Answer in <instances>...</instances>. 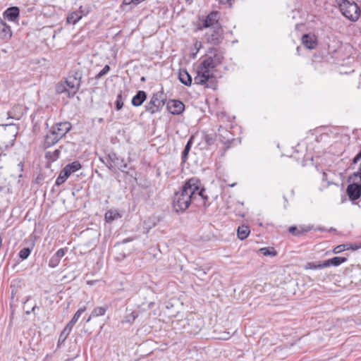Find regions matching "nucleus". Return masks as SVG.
<instances>
[{
    "mask_svg": "<svg viewBox=\"0 0 361 361\" xmlns=\"http://www.w3.org/2000/svg\"><path fill=\"white\" fill-rule=\"evenodd\" d=\"M200 185L198 178H191L174 194L172 205L176 212H184L197 200L202 202V205L205 209L209 207L210 203L208 197L204 195L205 189L200 188Z\"/></svg>",
    "mask_w": 361,
    "mask_h": 361,
    "instance_id": "obj_1",
    "label": "nucleus"
},
{
    "mask_svg": "<svg viewBox=\"0 0 361 361\" xmlns=\"http://www.w3.org/2000/svg\"><path fill=\"white\" fill-rule=\"evenodd\" d=\"M72 125L68 121L59 122L51 128L44 139V147H50L62 137H63L71 130Z\"/></svg>",
    "mask_w": 361,
    "mask_h": 361,
    "instance_id": "obj_2",
    "label": "nucleus"
},
{
    "mask_svg": "<svg viewBox=\"0 0 361 361\" xmlns=\"http://www.w3.org/2000/svg\"><path fill=\"white\" fill-rule=\"evenodd\" d=\"M339 8L342 14L353 22L357 21L361 15V8L354 1L341 0Z\"/></svg>",
    "mask_w": 361,
    "mask_h": 361,
    "instance_id": "obj_3",
    "label": "nucleus"
},
{
    "mask_svg": "<svg viewBox=\"0 0 361 361\" xmlns=\"http://www.w3.org/2000/svg\"><path fill=\"white\" fill-rule=\"evenodd\" d=\"M196 85H206L207 87L215 89L216 78L214 73L207 68L202 67L200 63L197 67V75L194 78Z\"/></svg>",
    "mask_w": 361,
    "mask_h": 361,
    "instance_id": "obj_4",
    "label": "nucleus"
},
{
    "mask_svg": "<svg viewBox=\"0 0 361 361\" xmlns=\"http://www.w3.org/2000/svg\"><path fill=\"white\" fill-rule=\"evenodd\" d=\"M166 100V95L161 88V90L153 94L150 101L145 106L146 111L151 114L159 112L164 106Z\"/></svg>",
    "mask_w": 361,
    "mask_h": 361,
    "instance_id": "obj_5",
    "label": "nucleus"
},
{
    "mask_svg": "<svg viewBox=\"0 0 361 361\" xmlns=\"http://www.w3.org/2000/svg\"><path fill=\"white\" fill-rule=\"evenodd\" d=\"M82 71L80 70L73 71L64 81L68 88V97L71 98L78 92L81 84Z\"/></svg>",
    "mask_w": 361,
    "mask_h": 361,
    "instance_id": "obj_6",
    "label": "nucleus"
},
{
    "mask_svg": "<svg viewBox=\"0 0 361 361\" xmlns=\"http://www.w3.org/2000/svg\"><path fill=\"white\" fill-rule=\"evenodd\" d=\"M106 166L111 171H115L116 168H117L123 173L133 176L132 174H130L129 171H126V169L128 168V164L125 162L124 158L118 157L115 152H111L108 154Z\"/></svg>",
    "mask_w": 361,
    "mask_h": 361,
    "instance_id": "obj_7",
    "label": "nucleus"
},
{
    "mask_svg": "<svg viewBox=\"0 0 361 361\" xmlns=\"http://www.w3.org/2000/svg\"><path fill=\"white\" fill-rule=\"evenodd\" d=\"M209 53H213V56L207 57L204 61H202L201 64L202 67L207 68L211 71L222 63L224 56L223 54L219 52L215 48L210 49Z\"/></svg>",
    "mask_w": 361,
    "mask_h": 361,
    "instance_id": "obj_8",
    "label": "nucleus"
},
{
    "mask_svg": "<svg viewBox=\"0 0 361 361\" xmlns=\"http://www.w3.org/2000/svg\"><path fill=\"white\" fill-rule=\"evenodd\" d=\"M207 41L213 45H218L224 39V30L221 25L210 28L209 32L206 33Z\"/></svg>",
    "mask_w": 361,
    "mask_h": 361,
    "instance_id": "obj_9",
    "label": "nucleus"
},
{
    "mask_svg": "<svg viewBox=\"0 0 361 361\" xmlns=\"http://www.w3.org/2000/svg\"><path fill=\"white\" fill-rule=\"evenodd\" d=\"M357 179L351 180L346 188V194L350 201L354 202L361 197V182Z\"/></svg>",
    "mask_w": 361,
    "mask_h": 361,
    "instance_id": "obj_10",
    "label": "nucleus"
},
{
    "mask_svg": "<svg viewBox=\"0 0 361 361\" xmlns=\"http://www.w3.org/2000/svg\"><path fill=\"white\" fill-rule=\"evenodd\" d=\"M219 12L212 11L202 21V27L204 28H213L216 25H221L219 22Z\"/></svg>",
    "mask_w": 361,
    "mask_h": 361,
    "instance_id": "obj_11",
    "label": "nucleus"
},
{
    "mask_svg": "<svg viewBox=\"0 0 361 361\" xmlns=\"http://www.w3.org/2000/svg\"><path fill=\"white\" fill-rule=\"evenodd\" d=\"M167 109L171 114L179 115L184 111L185 105L180 100H170L167 103Z\"/></svg>",
    "mask_w": 361,
    "mask_h": 361,
    "instance_id": "obj_12",
    "label": "nucleus"
},
{
    "mask_svg": "<svg viewBox=\"0 0 361 361\" xmlns=\"http://www.w3.org/2000/svg\"><path fill=\"white\" fill-rule=\"evenodd\" d=\"M3 16L8 21L16 23L19 19L20 8L18 6H11L5 10Z\"/></svg>",
    "mask_w": 361,
    "mask_h": 361,
    "instance_id": "obj_13",
    "label": "nucleus"
},
{
    "mask_svg": "<svg viewBox=\"0 0 361 361\" xmlns=\"http://www.w3.org/2000/svg\"><path fill=\"white\" fill-rule=\"evenodd\" d=\"M218 135L220 142L224 144L230 143L233 140L232 133L222 126H220L218 129Z\"/></svg>",
    "mask_w": 361,
    "mask_h": 361,
    "instance_id": "obj_14",
    "label": "nucleus"
},
{
    "mask_svg": "<svg viewBox=\"0 0 361 361\" xmlns=\"http://www.w3.org/2000/svg\"><path fill=\"white\" fill-rule=\"evenodd\" d=\"M302 42L304 46L309 49H313L317 47V40L314 35H311L310 34H305L302 37Z\"/></svg>",
    "mask_w": 361,
    "mask_h": 361,
    "instance_id": "obj_15",
    "label": "nucleus"
},
{
    "mask_svg": "<svg viewBox=\"0 0 361 361\" xmlns=\"http://www.w3.org/2000/svg\"><path fill=\"white\" fill-rule=\"evenodd\" d=\"M147 93L143 90H138L136 94L133 97L131 103L133 106H140L147 99Z\"/></svg>",
    "mask_w": 361,
    "mask_h": 361,
    "instance_id": "obj_16",
    "label": "nucleus"
},
{
    "mask_svg": "<svg viewBox=\"0 0 361 361\" xmlns=\"http://www.w3.org/2000/svg\"><path fill=\"white\" fill-rule=\"evenodd\" d=\"M312 228V226H300V228H298L295 226H292L289 227L288 231L295 236H301L305 234H306L307 232L311 231Z\"/></svg>",
    "mask_w": 361,
    "mask_h": 361,
    "instance_id": "obj_17",
    "label": "nucleus"
},
{
    "mask_svg": "<svg viewBox=\"0 0 361 361\" xmlns=\"http://www.w3.org/2000/svg\"><path fill=\"white\" fill-rule=\"evenodd\" d=\"M7 127H8V129H6L4 133L2 134V137H6L10 133L11 135V140L8 144H6V147H8L9 145H13L14 140H16V136L17 134L16 128L13 125H7Z\"/></svg>",
    "mask_w": 361,
    "mask_h": 361,
    "instance_id": "obj_18",
    "label": "nucleus"
},
{
    "mask_svg": "<svg viewBox=\"0 0 361 361\" xmlns=\"http://www.w3.org/2000/svg\"><path fill=\"white\" fill-rule=\"evenodd\" d=\"M180 81L186 86H190L192 84V76L186 70L180 69L178 74Z\"/></svg>",
    "mask_w": 361,
    "mask_h": 361,
    "instance_id": "obj_19",
    "label": "nucleus"
},
{
    "mask_svg": "<svg viewBox=\"0 0 361 361\" xmlns=\"http://www.w3.org/2000/svg\"><path fill=\"white\" fill-rule=\"evenodd\" d=\"M347 261V258L345 257H334L331 259H329L324 261V265L326 267L334 266L338 267L343 262Z\"/></svg>",
    "mask_w": 361,
    "mask_h": 361,
    "instance_id": "obj_20",
    "label": "nucleus"
},
{
    "mask_svg": "<svg viewBox=\"0 0 361 361\" xmlns=\"http://www.w3.org/2000/svg\"><path fill=\"white\" fill-rule=\"evenodd\" d=\"M12 37V32L9 25L4 21L0 23V37L10 39Z\"/></svg>",
    "mask_w": 361,
    "mask_h": 361,
    "instance_id": "obj_21",
    "label": "nucleus"
},
{
    "mask_svg": "<svg viewBox=\"0 0 361 361\" xmlns=\"http://www.w3.org/2000/svg\"><path fill=\"white\" fill-rule=\"evenodd\" d=\"M192 143H193V136H191L189 138V140H188V142L182 152V154H181L182 162L185 163L187 161V159L188 158L189 152H190L192 145Z\"/></svg>",
    "mask_w": 361,
    "mask_h": 361,
    "instance_id": "obj_22",
    "label": "nucleus"
},
{
    "mask_svg": "<svg viewBox=\"0 0 361 361\" xmlns=\"http://www.w3.org/2000/svg\"><path fill=\"white\" fill-rule=\"evenodd\" d=\"M121 217V216L120 213L116 209H110L107 211L104 215V219L108 223H111L113 221L118 219V218Z\"/></svg>",
    "mask_w": 361,
    "mask_h": 361,
    "instance_id": "obj_23",
    "label": "nucleus"
},
{
    "mask_svg": "<svg viewBox=\"0 0 361 361\" xmlns=\"http://www.w3.org/2000/svg\"><path fill=\"white\" fill-rule=\"evenodd\" d=\"M64 148L63 145L60 146L59 149H55L54 152H47L45 158L50 161H55L59 158L61 150Z\"/></svg>",
    "mask_w": 361,
    "mask_h": 361,
    "instance_id": "obj_24",
    "label": "nucleus"
},
{
    "mask_svg": "<svg viewBox=\"0 0 361 361\" xmlns=\"http://www.w3.org/2000/svg\"><path fill=\"white\" fill-rule=\"evenodd\" d=\"M82 17V15L79 11H73L70 13L66 18V22L68 24H76Z\"/></svg>",
    "mask_w": 361,
    "mask_h": 361,
    "instance_id": "obj_25",
    "label": "nucleus"
},
{
    "mask_svg": "<svg viewBox=\"0 0 361 361\" xmlns=\"http://www.w3.org/2000/svg\"><path fill=\"white\" fill-rule=\"evenodd\" d=\"M250 233V230L248 226L242 225L238 228L237 235L240 240H245Z\"/></svg>",
    "mask_w": 361,
    "mask_h": 361,
    "instance_id": "obj_26",
    "label": "nucleus"
},
{
    "mask_svg": "<svg viewBox=\"0 0 361 361\" xmlns=\"http://www.w3.org/2000/svg\"><path fill=\"white\" fill-rule=\"evenodd\" d=\"M71 176V174L68 172V171H66V169H63L59 176L57 177L56 180V182H55V185H61V184H63L66 180L67 178Z\"/></svg>",
    "mask_w": 361,
    "mask_h": 361,
    "instance_id": "obj_27",
    "label": "nucleus"
},
{
    "mask_svg": "<svg viewBox=\"0 0 361 361\" xmlns=\"http://www.w3.org/2000/svg\"><path fill=\"white\" fill-rule=\"evenodd\" d=\"M35 243H32L30 247H24L18 252V257L22 259L25 260L28 258L33 250Z\"/></svg>",
    "mask_w": 361,
    "mask_h": 361,
    "instance_id": "obj_28",
    "label": "nucleus"
},
{
    "mask_svg": "<svg viewBox=\"0 0 361 361\" xmlns=\"http://www.w3.org/2000/svg\"><path fill=\"white\" fill-rule=\"evenodd\" d=\"M82 167L80 163L78 161H75L72 163H70L67 164L63 169L68 171V172L71 174L79 169H80Z\"/></svg>",
    "mask_w": 361,
    "mask_h": 361,
    "instance_id": "obj_29",
    "label": "nucleus"
},
{
    "mask_svg": "<svg viewBox=\"0 0 361 361\" xmlns=\"http://www.w3.org/2000/svg\"><path fill=\"white\" fill-rule=\"evenodd\" d=\"M304 267L305 269H321L326 267L324 261L323 262H307Z\"/></svg>",
    "mask_w": 361,
    "mask_h": 361,
    "instance_id": "obj_30",
    "label": "nucleus"
},
{
    "mask_svg": "<svg viewBox=\"0 0 361 361\" xmlns=\"http://www.w3.org/2000/svg\"><path fill=\"white\" fill-rule=\"evenodd\" d=\"M73 327L70 326L69 324H67V325L65 326L62 332L61 333L59 338V343H63L66 339L67 338L68 336L70 334Z\"/></svg>",
    "mask_w": 361,
    "mask_h": 361,
    "instance_id": "obj_31",
    "label": "nucleus"
},
{
    "mask_svg": "<svg viewBox=\"0 0 361 361\" xmlns=\"http://www.w3.org/2000/svg\"><path fill=\"white\" fill-rule=\"evenodd\" d=\"M86 310V307H80L75 313V314L73 315V318L71 319V320L68 323V324H69L70 326H72L73 327V326L75 325V324L77 322V321L78 320V319L80 318V317L81 316V314Z\"/></svg>",
    "mask_w": 361,
    "mask_h": 361,
    "instance_id": "obj_32",
    "label": "nucleus"
},
{
    "mask_svg": "<svg viewBox=\"0 0 361 361\" xmlns=\"http://www.w3.org/2000/svg\"><path fill=\"white\" fill-rule=\"evenodd\" d=\"M106 310H107V307H97L92 310V312L91 313V316L99 317V316L104 315Z\"/></svg>",
    "mask_w": 361,
    "mask_h": 361,
    "instance_id": "obj_33",
    "label": "nucleus"
},
{
    "mask_svg": "<svg viewBox=\"0 0 361 361\" xmlns=\"http://www.w3.org/2000/svg\"><path fill=\"white\" fill-rule=\"evenodd\" d=\"M259 251L264 256L274 257L277 255V252L275 250L274 247H262L259 250Z\"/></svg>",
    "mask_w": 361,
    "mask_h": 361,
    "instance_id": "obj_34",
    "label": "nucleus"
},
{
    "mask_svg": "<svg viewBox=\"0 0 361 361\" xmlns=\"http://www.w3.org/2000/svg\"><path fill=\"white\" fill-rule=\"evenodd\" d=\"M56 92L57 94L66 93L68 95V88L64 82H60L56 85Z\"/></svg>",
    "mask_w": 361,
    "mask_h": 361,
    "instance_id": "obj_35",
    "label": "nucleus"
},
{
    "mask_svg": "<svg viewBox=\"0 0 361 361\" xmlns=\"http://www.w3.org/2000/svg\"><path fill=\"white\" fill-rule=\"evenodd\" d=\"M116 109L117 111L121 110L123 106V99L122 95V92L121 91L116 96V100L115 102Z\"/></svg>",
    "mask_w": 361,
    "mask_h": 361,
    "instance_id": "obj_36",
    "label": "nucleus"
},
{
    "mask_svg": "<svg viewBox=\"0 0 361 361\" xmlns=\"http://www.w3.org/2000/svg\"><path fill=\"white\" fill-rule=\"evenodd\" d=\"M216 134H207L204 135V140L208 145H212L216 140Z\"/></svg>",
    "mask_w": 361,
    "mask_h": 361,
    "instance_id": "obj_37",
    "label": "nucleus"
},
{
    "mask_svg": "<svg viewBox=\"0 0 361 361\" xmlns=\"http://www.w3.org/2000/svg\"><path fill=\"white\" fill-rule=\"evenodd\" d=\"M110 66L109 65H105L103 69L95 75L94 78L97 80L101 79L102 77L106 75L110 71Z\"/></svg>",
    "mask_w": 361,
    "mask_h": 361,
    "instance_id": "obj_38",
    "label": "nucleus"
},
{
    "mask_svg": "<svg viewBox=\"0 0 361 361\" xmlns=\"http://www.w3.org/2000/svg\"><path fill=\"white\" fill-rule=\"evenodd\" d=\"M354 179H359L361 182V163L360 166L359 167V170L356 172H354L352 173L348 178V182H351V180Z\"/></svg>",
    "mask_w": 361,
    "mask_h": 361,
    "instance_id": "obj_39",
    "label": "nucleus"
},
{
    "mask_svg": "<svg viewBox=\"0 0 361 361\" xmlns=\"http://www.w3.org/2000/svg\"><path fill=\"white\" fill-rule=\"evenodd\" d=\"M139 313L137 312H132L130 314H128L126 317L125 322L131 323L135 320V319L138 317Z\"/></svg>",
    "mask_w": 361,
    "mask_h": 361,
    "instance_id": "obj_40",
    "label": "nucleus"
},
{
    "mask_svg": "<svg viewBox=\"0 0 361 361\" xmlns=\"http://www.w3.org/2000/svg\"><path fill=\"white\" fill-rule=\"evenodd\" d=\"M344 250H348V244H342L336 246L333 252L335 254H338L342 252Z\"/></svg>",
    "mask_w": 361,
    "mask_h": 361,
    "instance_id": "obj_41",
    "label": "nucleus"
},
{
    "mask_svg": "<svg viewBox=\"0 0 361 361\" xmlns=\"http://www.w3.org/2000/svg\"><path fill=\"white\" fill-rule=\"evenodd\" d=\"M60 262V259H59L56 256H54V255L51 257V259H49V266L50 267H56V266H58V264H59Z\"/></svg>",
    "mask_w": 361,
    "mask_h": 361,
    "instance_id": "obj_42",
    "label": "nucleus"
},
{
    "mask_svg": "<svg viewBox=\"0 0 361 361\" xmlns=\"http://www.w3.org/2000/svg\"><path fill=\"white\" fill-rule=\"evenodd\" d=\"M67 251V248H61L56 251V252L54 254V256H56L59 259H61Z\"/></svg>",
    "mask_w": 361,
    "mask_h": 361,
    "instance_id": "obj_43",
    "label": "nucleus"
},
{
    "mask_svg": "<svg viewBox=\"0 0 361 361\" xmlns=\"http://www.w3.org/2000/svg\"><path fill=\"white\" fill-rule=\"evenodd\" d=\"M361 248V242L359 243L348 244V250H357Z\"/></svg>",
    "mask_w": 361,
    "mask_h": 361,
    "instance_id": "obj_44",
    "label": "nucleus"
},
{
    "mask_svg": "<svg viewBox=\"0 0 361 361\" xmlns=\"http://www.w3.org/2000/svg\"><path fill=\"white\" fill-rule=\"evenodd\" d=\"M234 1V0H219V2L220 4H228L229 6H232V3Z\"/></svg>",
    "mask_w": 361,
    "mask_h": 361,
    "instance_id": "obj_45",
    "label": "nucleus"
},
{
    "mask_svg": "<svg viewBox=\"0 0 361 361\" xmlns=\"http://www.w3.org/2000/svg\"><path fill=\"white\" fill-rule=\"evenodd\" d=\"M361 159V157L357 154L355 157L353 159V164H357L360 160Z\"/></svg>",
    "mask_w": 361,
    "mask_h": 361,
    "instance_id": "obj_46",
    "label": "nucleus"
},
{
    "mask_svg": "<svg viewBox=\"0 0 361 361\" xmlns=\"http://www.w3.org/2000/svg\"><path fill=\"white\" fill-rule=\"evenodd\" d=\"M123 4L125 5H133V0H123Z\"/></svg>",
    "mask_w": 361,
    "mask_h": 361,
    "instance_id": "obj_47",
    "label": "nucleus"
},
{
    "mask_svg": "<svg viewBox=\"0 0 361 361\" xmlns=\"http://www.w3.org/2000/svg\"><path fill=\"white\" fill-rule=\"evenodd\" d=\"M197 272L200 276H202L206 274V272L201 269H198Z\"/></svg>",
    "mask_w": 361,
    "mask_h": 361,
    "instance_id": "obj_48",
    "label": "nucleus"
},
{
    "mask_svg": "<svg viewBox=\"0 0 361 361\" xmlns=\"http://www.w3.org/2000/svg\"><path fill=\"white\" fill-rule=\"evenodd\" d=\"M131 240H132V238H126V239H123L120 243L125 244L128 242H130Z\"/></svg>",
    "mask_w": 361,
    "mask_h": 361,
    "instance_id": "obj_49",
    "label": "nucleus"
},
{
    "mask_svg": "<svg viewBox=\"0 0 361 361\" xmlns=\"http://www.w3.org/2000/svg\"><path fill=\"white\" fill-rule=\"evenodd\" d=\"M133 6L137 5L140 2L143 1L144 0H133Z\"/></svg>",
    "mask_w": 361,
    "mask_h": 361,
    "instance_id": "obj_50",
    "label": "nucleus"
},
{
    "mask_svg": "<svg viewBox=\"0 0 361 361\" xmlns=\"http://www.w3.org/2000/svg\"><path fill=\"white\" fill-rule=\"evenodd\" d=\"M99 159H100V161H101L102 162H103L105 165H106V163H107V157H105V158H102V157H100V158H99Z\"/></svg>",
    "mask_w": 361,
    "mask_h": 361,
    "instance_id": "obj_51",
    "label": "nucleus"
},
{
    "mask_svg": "<svg viewBox=\"0 0 361 361\" xmlns=\"http://www.w3.org/2000/svg\"><path fill=\"white\" fill-rule=\"evenodd\" d=\"M36 309H39V307H38V306H37V305L33 306V307H32V309H31V312H32V313L35 314V310H36Z\"/></svg>",
    "mask_w": 361,
    "mask_h": 361,
    "instance_id": "obj_52",
    "label": "nucleus"
},
{
    "mask_svg": "<svg viewBox=\"0 0 361 361\" xmlns=\"http://www.w3.org/2000/svg\"><path fill=\"white\" fill-rule=\"evenodd\" d=\"M229 338V333H226V336H222L221 338L224 340H226Z\"/></svg>",
    "mask_w": 361,
    "mask_h": 361,
    "instance_id": "obj_53",
    "label": "nucleus"
},
{
    "mask_svg": "<svg viewBox=\"0 0 361 361\" xmlns=\"http://www.w3.org/2000/svg\"><path fill=\"white\" fill-rule=\"evenodd\" d=\"M329 232H336V229L333 228V227H331L329 230H328Z\"/></svg>",
    "mask_w": 361,
    "mask_h": 361,
    "instance_id": "obj_54",
    "label": "nucleus"
},
{
    "mask_svg": "<svg viewBox=\"0 0 361 361\" xmlns=\"http://www.w3.org/2000/svg\"><path fill=\"white\" fill-rule=\"evenodd\" d=\"M78 11L82 13V15H83V12L84 11L82 10V6H80L79 10Z\"/></svg>",
    "mask_w": 361,
    "mask_h": 361,
    "instance_id": "obj_55",
    "label": "nucleus"
},
{
    "mask_svg": "<svg viewBox=\"0 0 361 361\" xmlns=\"http://www.w3.org/2000/svg\"><path fill=\"white\" fill-rule=\"evenodd\" d=\"M317 230H318V231H327V230H326V228H317Z\"/></svg>",
    "mask_w": 361,
    "mask_h": 361,
    "instance_id": "obj_56",
    "label": "nucleus"
},
{
    "mask_svg": "<svg viewBox=\"0 0 361 361\" xmlns=\"http://www.w3.org/2000/svg\"><path fill=\"white\" fill-rule=\"evenodd\" d=\"M42 178L39 177V176H37V178H36V183H39V180H41Z\"/></svg>",
    "mask_w": 361,
    "mask_h": 361,
    "instance_id": "obj_57",
    "label": "nucleus"
},
{
    "mask_svg": "<svg viewBox=\"0 0 361 361\" xmlns=\"http://www.w3.org/2000/svg\"><path fill=\"white\" fill-rule=\"evenodd\" d=\"M92 316H91V315H90V316L87 318V319L86 320V322H87H87H89L91 320V318H92Z\"/></svg>",
    "mask_w": 361,
    "mask_h": 361,
    "instance_id": "obj_58",
    "label": "nucleus"
},
{
    "mask_svg": "<svg viewBox=\"0 0 361 361\" xmlns=\"http://www.w3.org/2000/svg\"><path fill=\"white\" fill-rule=\"evenodd\" d=\"M31 312H31V310H27V311L25 312V314H30Z\"/></svg>",
    "mask_w": 361,
    "mask_h": 361,
    "instance_id": "obj_59",
    "label": "nucleus"
},
{
    "mask_svg": "<svg viewBox=\"0 0 361 361\" xmlns=\"http://www.w3.org/2000/svg\"><path fill=\"white\" fill-rule=\"evenodd\" d=\"M195 46H197V47L200 46V47L201 46V43L200 42H196L195 43Z\"/></svg>",
    "mask_w": 361,
    "mask_h": 361,
    "instance_id": "obj_60",
    "label": "nucleus"
},
{
    "mask_svg": "<svg viewBox=\"0 0 361 361\" xmlns=\"http://www.w3.org/2000/svg\"><path fill=\"white\" fill-rule=\"evenodd\" d=\"M195 46H197V47L200 46V47L201 46V43L200 42H196L195 43Z\"/></svg>",
    "mask_w": 361,
    "mask_h": 361,
    "instance_id": "obj_61",
    "label": "nucleus"
},
{
    "mask_svg": "<svg viewBox=\"0 0 361 361\" xmlns=\"http://www.w3.org/2000/svg\"><path fill=\"white\" fill-rule=\"evenodd\" d=\"M141 81H145V77H142L141 78Z\"/></svg>",
    "mask_w": 361,
    "mask_h": 361,
    "instance_id": "obj_62",
    "label": "nucleus"
},
{
    "mask_svg": "<svg viewBox=\"0 0 361 361\" xmlns=\"http://www.w3.org/2000/svg\"><path fill=\"white\" fill-rule=\"evenodd\" d=\"M192 0H185L186 2L190 3Z\"/></svg>",
    "mask_w": 361,
    "mask_h": 361,
    "instance_id": "obj_63",
    "label": "nucleus"
},
{
    "mask_svg": "<svg viewBox=\"0 0 361 361\" xmlns=\"http://www.w3.org/2000/svg\"><path fill=\"white\" fill-rule=\"evenodd\" d=\"M357 154L361 157V150Z\"/></svg>",
    "mask_w": 361,
    "mask_h": 361,
    "instance_id": "obj_64",
    "label": "nucleus"
}]
</instances>
